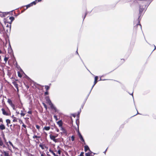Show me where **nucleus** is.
<instances>
[{
    "mask_svg": "<svg viewBox=\"0 0 156 156\" xmlns=\"http://www.w3.org/2000/svg\"><path fill=\"white\" fill-rule=\"evenodd\" d=\"M36 128L37 129H38V130H39L40 128V127L38 125H36Z\"/></svg>",
    "mask_w": 156,
    "mask_h": 156,
    "instance_id": "33",
    "label": "nucleus"
},
{
    "mask_svg": "<svg viewBox=\"0 0 156 156\" xmlns=\"http://www.w3.org/2000/svg\"><path fill=\"white\" fill-rule=\"evenodd\" d=\"M9 58V57H6L5 56L4 58V60L5 62V63H6L7 61L8 60V59Z\"/></svg>",
    "mask_w": 156,
    "mask_h": 156,
    "instance_id": "19",
    "label": "nucleus"
},
{
    "mask_svg": "<svg viewBox=\"0 0 156 156\" xmlns=\"http://www.w3.org/2000/svg\"><path fill=\"white\" fill-rule=\"evenodd\" d=\"M13 122H16L17 121V119L15 117H13Z\"/></svg>",
    "mask_w": 156,
    "mask_h": 156,
    "instance_id": "21",
    "label": "nucleus"
},
{
    "mask_svg": "<svg viewBox=\"0 0 156 156\" xmlns=\"http://www.w3.org/2000/svg\"><path fill=\"white\" fill-rule=\"evenodd\" d=\"M21 103V105H20V106H19V108H22V104Z\"/></svg>",
    "mask_w": 156,
    "mask_h": 156,
    "instance_id": "49",
    "label": "nucleus"
},
{
    "mask_svg": "<svg viewBox=\"0 0 156 156\" xmlns=\"http://www.w3.org/2000/svg\"><path fill=\"white\" fill-rule=\"evenodd\" d=\"M84 149L85 151H86L88 150H90L88 146L87 145H86L84 146Z\"/></svg>",
    "mask_w": 156,
    "mask_h": 156,
    "instance_id": "18",
    "label": "nucleus"
},
{
    "mask_svg": "<svg viewBox=\"0 0 156 156\" xmlns=\"http://www.w3.org/2000/svg\"><path fill=\"white\" fill-rule=\"evenodd\" d=\"M4 140H5V142H6V139H5V137H4Z\"/></svg>",
    "mask_w": 156,
    "mask_h": 156,
    "instance_id": "53",
    "label": "nucleus"
},
{
    "mask_svg": "<svg viewBox=\"0 0 156 156\" xmlns=\"http://www.w3.org/2000/svg\"><path fill=\"white\" fill-rule=\"evenodd\" d=\"M45 88L46 89V91H48L49 89V87L48 86H45Z\"/></svg>",
    "mask_w": 156,
    "mask_h": 156,
    "instance_id": "24",
    "label": "nucleus"
},
{
    "mask_svg": "<svg viewBox=\"0 0 156 156\" xmlns=\"http://www.w3.org/2000/svg\"><path fill=\"white\" fill-rule=\"evenodd\" d=\"M57 136H58V135H56V136H56V137H57Z\"/></svg>",
    "mask_w": 156,
    "mask_h": 156,
    "instance_id": "61",
    "label": "nucleus"
},
{
    "mask_svg": "<svg viewBox=\"0 0 156 156\" xmlns=\"http://www.w3.org/2000/svg\"><path fill=\"white\" fill-rule=\"evenodd\" d=\"M40 136H37L36 135H34V136H33V138L34 139L35 138H40Z\"/></svg>",
    "mask_w": 156,
    "mask_h": 156,
    "instance_id": "28",
    "label": "nucleus"
},
{
    "mask_svg": "<svg viewBox=\"0 0 156 156\" xmlns=\"http://www.w3.org/2000/svg\"><path fill=\"white\" fill-rule=\"evenodd\" d=\"M154 47H155V49H155L156 48V47L155 46H154Z\"/></svg>",
    "mask_w": 156,
    "mask_h": 156,
    "instance_id": "60",
    "label": "nucleus"
},
{
    "mask_svg": "<svg viewBox=\"0 0 156 156\" xmlns=\"http://www.w3.org/2000/svg\"><path fill=\"white\" fill-rule=\"evenodd\" d=\"M20 115H21V116H24L25 115V113H23V111H21V112L20 113Z\"/></svg>",
    "mask_w": 156,
    "mask_h": 156,
    "instance_id": "26",
    "label": "nucleus"
},
{
    "mask_svg": "<svg viewBox=\"0 0 156 156\" xmlns=\"http://www.w3.org/2000/svg\"><path fill=\"white\" fill-rule=\"evenodd\" d=\"M11 106L12 108L13 109L15 110V106L14 104H12Z\"/></svg>",
    "mask_w": 156,
    "mask_h": 156,
    "instance_id": "30",
    "label": "nucleus"
},
{
    "mask_svg": "<svg viewBox=\"0 0 156 156\" xmlns=\"http://www.w3.org/2000/svg\"><path fill=\"white\" fill-rule=\"evenodd\" d=\"M7 102L9 103V105H10L13 104L12 101L10 99H8Z\"/></svg>",
    "mask_w": 156,
    "mask_h": 156,
    "instance_id": "17",
    "label": "nucleus"
},
{
    "mask_svg": "<svg viewBox=\"0 0 156 156\" xmlns=\"http://www.w3.org/2000/svg\"><path fill=\"white\" fill-rule=\"evenodd\" d=\"M43 105L44 107V108L47 109V107L46 105L44 103H43Z\"/></svg>",
    "mask_w": 156,
    "mask_h": 156,
    "instance_id": "38",
    "label": "nucleus"
},
{
    "mask_svg": "<svg viewBox=\"0 0 156 156\" xmlns=\"http://www.w3.org/2000/svg\"><path fill=\"white\" fill-rule=\"evenodd\" d=\"M51 151H52V150H49V151L51 153Z\"/></svg>",
    "mask_w": 156,
    "mask_h": 156,
    "instance_id": "56",
    "label": "nucleus"
},
{
    "mask_svg": "<svg viewBox=\"0 0 156 156\" xmlns=\"http://www.w3.org/2000/svg\"><path fill=\"white\" fill-rule=\"evenodd\" d=\"M57 131L58 132L59 131V129H57Z\"/></svg>",
    "mask_w": 156,
    "mask_h": 156,
    "instance_id": "55",
    "label": "nucleus"
},
{
    "mask_svg": "<svg viewBox=\"0 0 156 156\" xmlns=\"http://www.w3.org/2000/svg\"><path fill=\"white\" fill-rule=\"evenodd\" d=\"M153 0H144L140 4L139 13L138 18V20L141 19L147 6L149 5Z\"/></svg>",
    "mask_w": 156,
    "mask_h": 156,
    "instance_id": "1",
    "label": "nucleus"
},
{
    "mask_svg": "<svg viewBox=\"0 0 156 156\" xmlns=\"http://www.w3.org/2000/svg\"><path fill=\"white\" fill-rule=\"evenodd\" d=\"M5 126L2 123L1 124H0V129L1 130H4L5 129Z\"/></svg>",
    "mask_w": 156,
    "mask_h": 156,
    "instance_id": "10",
    "label": "nucleus"
},
{
    "mask_svg": "<svg viewBox=\"0 0 156 156\" xmlns=\"http://www.w3.org/2000/svg\"><path fill=\"white\" fill-rule=\"evenodd\" d=\"M5 19H6V18H5L4 19V20H5Z\"/></svg>",
    "mask_w": 156,
    "mask_h": 156,
    "instance_id": "62",
    "label": "nucleus"
},
{
    "mask_svg": "<svg viewBox=\"0 0 156 156\" xmlns=\"http://www.w3.org/2000/svg\"><path fill=\"white\" fill-rule=\"evenodd\" d=\"M56 137V136H55L52 135L51 134L50 135V138L52 140H55Z\"/></svg>",
    "mask_w": 156,
    "mask_h": 156,
    "instance_id": "12",
    "label": "nucleus"
},
{
    "mask_svg": "<svg viewBox=\"0 0 156 156\" xmlns=\"http://www.w3.org/2000/svg\"><path fill=\"white\" fill-rule=\"evenodd\" d=\"M6 122L7 123V126L8 127L9 124H10L11 123L10 120L9 119H7L6 120Z\"/></svg>",
    "mask_w": 156,
    "mask_h": 156,
    "instance_id": "15",
    "label": "nucleus"
},
{
    "mask_svg": "<svg viewBox=\"0 0 156 156\" xmlns=\"http://www.w3.org/2000/svg\"><path fill=\"white\" fill-rule=\"evenodd\" d=\"M0 122H1L2 123L3 122V120L2 118H0Z\"/></svg>",
    "mask_w": 156,
    "mask_h": 156,
    "instance_id": "47",
    "label": "nucleus"
},
{
    "mask_svg": "<svg viewBox=\"0 0 156 156\" xmlns=\"http://www.w3.org/2000/svg\"><path fill=\"white\" fill-rule=\"evenodd\" d=\"M5 142V144H6L8 146V147H9V145H8V142Z\"/></svg>",
    "mask_w": 156,
    "mask_h": 156,
    "instance_id": "48",
    "label": "nucleus"
},
{
    "mask_svg": "<svg viewBox=\"0 0 156 156\" xmlns=\"http://www.w3.org/2000/svg\"><path fill=\"white\" fill-rule=\"evenodd\" d=\"M97 81L94 80V84L93 86H92V87L91 88V89H92L93 88V87L95 85V84L97 83Z\"/></svg>",
    "mask_w": 156,
    "mask_h": 156,
    "instance_id": "29",
    "label": "nucleus"
},
{
    "mask_svg": "<svg viewBox=\"0 0 156 156\" xmlns=\"http://www.w3.org/2000/svg\"><path fill=\"white\" fill-rule=\"evenodd\" d=\"M48 94V92L47 91L46 92H45V95H47V94Z\"/></svg>",
    "mask_w": 156,
    "mask_h": 156,
    "instance_id": "46",
    "label": "nucleus"
},
{
    "mask_svg": "<svg viewBox=\"0 0 156 156\" xmlns=\"http://www.w3.org/2000/svg\"><path fill=\"white\" fill-rule=\"evenodd\" d=\"M57 124L58 125L59 127H62V122L61 120H60L57 122Z\"/></svg>",
    "mask_w": 156,
    "mask_h": 156,
    "instance_id": "11",
    "label": "nucleus"
},
{
    "mask_svg": "<svg viewBox=\"0 0 156 156\" xmlns=\"http://www.w3.org/2000/svg\"><path fill=\"white\" fill-rule=\"evenodd\" d=\"M137 24H136V25L137 26H138V25H139L140 28H141V26L140 24V22L139 21V20H137Z\"/></svg>",
    "mask_w": 156,
    "mask_h": 156,
    "instance_id": "27",
    "label": "nucleus"
},
{
    "mask_svg": "<svg viewBox=\"0 0 156 156\" xmlns=\"http://www.w3.org/2000/svg\"><path fill=\"white\" fill-rule=\"evenodd\" d=\"M28 113L29 114H32V112L31 111H29L28 112Z\"/></svg>",
    "mask_w": 156,
    "mask_h": 156,
    "instance_id": "44",
    "label": "nucleus"
},
{
    "mask_svg": "<svg viewBox=\"0 0 156 156\" xmlns=\"http://www.w3.org/2000/svg\"><path fill=\"white\" fill-rule=\"evenodd\" d=\"M86 156H91L90 155V154L89 153H86Z\"/></svg>",
    "mask_w": 156,
    "mask_h": 156,
    "instance_id": "40",
    "label": "nucleus"
},
{
    "mask_svg": "<svg viewBox=\"0 0 156 156\" xmlns=\"http://www.w3.org/2000/svg\"><path fill=\"white\" fill-rule=\"evenodd\" d=\"M107 149L104 152V153L105 154L107 150Z\"/></svg>",
    "mask_w": 156,
    "mask_h": 156,
    "instance_id": "57",
    "label": "nucleus"
},
{
    "mask_svg": "<svg viewBox=\"0 0 156 156\" xmlns=\"http://www.w3.org/2000/svg\"><path fill=\"white\" fill-rule=\"evenodd\" d=\"M54 117L56 121H57L58 120L57 117L56 115H55L54 116Z\"/></svg>",
    "mask_w": 156,
    "mask_h": 156,
    "instance_id": "31",
    "label": "nucleus"
},
{
    "mask_svg": "<svg viewBox=\"0 0 156 156\" xmlns=\"http://www.w3.org/2000/svg\"><path fill=\"white\" fill-rule=\"evenodd\" d=\"M53 141L55 142V143H56L57 142V139H55V140H53Z\"/></svg>",
    "mask_w": 156,
    "mask_h": 156,
    "instance_id": "39",
    "label": "nucleus"
},
{
    "mask_svg": "<svg viewBox=\"0 0 156 156\" xmlns=\"http://www.w3.org/2000/svg\"><path fill=\"white\" fill-rule=\"evenodd\" d=\"M1 110L3 115L8 116L9 115L11 114L10 112L9 111H5L3 108H2Z\"/></svg>",
    "mask_w": 156,
    "mask_h": 156,
    "instance_id": "6",
    "label": "nucleus"
},
{
    "mask_svg": "<svg viewBox=\"0 0 156 156\" xmlns=\"http://www.w3.org/2000/svg\"><path fill=\"white\" fill-rule=\"evenodd\" d=\"M37 2V0H36L34 1V2H32L31 3L32 4V6L33 5H35L36 4Z\"/></svg>",
    "mask_w": 156,
    "mask_h": 156,
    "instance_id": "23",
    "label": "nucleus"
},
{
    "mask_svg": "<svg viewBox=\"0 0 156 156\" xmlns=\"http://www.w3.org/2000/svg\"><path fill=\"white\" fill-rule=\"evenodd\" d=\"M8 50L9 51V53H11L12 51V50L11 47V46H10L9 48H8Z\"/></svg>",
    "mask_w": 156,
    "mask_h": 156,
    "instance_id": "20",
    "label": "nucleus"
},
{
    "mask_svg": "<svg viewBox=\"0 0 156 156\" xmlns=\"http://www.w3.org/2000/svg\"><path fill=\"white\" fill-rule=\"evenodd\" d=\"M18 76L20 77H22V75H21L20 74V73L19 72H18Z\"/></svg>",
    "mask_w": 156,
    "mask_h": 156,
    "instance_id": "34",
    "label": "nucleus"
},
{
    "mask_svg": "<svg viewBox=\"0 0 156 156\" xmlns=\"http://www.w3.org/2000/svg\"><path fill=\"white\" fill-rule=\"evenodd\" d=\"M98 79V76H95V78H94L95 80L97 81Z\"/></svg>",
    "mask_w": 156,
    "mask_h": 156,
    "instance_id": "37",
    "label": "nucleus"
},
{
    "mask_svg": "<svg viewBox=\"0 0 156 156\" xmlns=\"http://www.w3.org/2000/svg\"><path fill=\"white\" fill-rule=\"evenodd\" d=\"M61 129V130L63 131V132H65V130L62 127H62H60Z\"/></svg>",
    "mask_w": 156,
    "mask_h": 156,
    "instance_id": "36",
    "label": "nucleus"
},
{
    "mask_svg": "<svg viewBox=\"0 0 156 156\" xmlns=\"http://www.w3.org/2000/svg\"><path fill=\"white\" fill-rule=\"evenodd\" d=\"M4 25L3 24L2 22L0 21V33L3 34L4 32Z\"/></svg>",
    "mask_w": 156,
    "mask_h": 156,
    "instance_id": "5",
    "label": "nucleus"
},
{
    "mask_svg": "<svg viewBox=\"0 0 156 156\" xmlns=\"http://www.w3.org/2000/svg\"><path fill=\"white\" fill-rule=\"evenodd\" d=\"M31 6H32V4L30 3V4H29L27 5H26L25 6L26 8L25 9L24 8V9L25 10H26V9H27L28 8H29Z\"/></svg>",
    "mask_w": 156,
    "mask_h": 156,
    "instance_id": "14",
    "label": "nucleus"
},
{
    "mask_svg": "<svg viewBox=\"0 0 156 156\" xmlns=\"http://www.w3.org/2000/svg\"><path fill=\"white\" fill-rule=\"evenodd\" d=\"M83 153L81 152L80 155V156H83Z\"/></svg>",
    "mask_w": 156,
    "mask_h": 156,
    "instance_id": "41",
    "label": "nucleus"
},
{
    "mask_svg": "<svg viewBox=\"0 0 156 156\" xmlns=\"http://www.w3.org/2000/svg\"><path fill=\"white\" fill-rule=\"evenodd\" d=\"M13 84L16 88H17L18 87V85L16 82L13 83Z\"/></svg>",
    "mask_w": 156,
    "mask_h": 156,
    "instance_id": "22",
    "label": "nucleus"
},
{
    "mask_svg": "<svg viewBox=\"0 0 156 156\" xmlns=\"http://www.w3.org/2000/svg\"><path fill=\"white\" fill-rule=\"evenodd\" d=\"M13 20H11L10 22L8 23V20H5L4 21V26H6V27H9V30L11 29V23Z\"/></svg>",
    "mask_w": 156,
    "mask_h": 156,
    "instance_id": "4",
    "label": "nucleus"
},
{
    "mask_svg": "<svg viewBox=\"0 0 156 156\" xmlns=\"http://www.w3.org/2000/svg\"><path fill=\"white\" fill-rule=\"evenodd\" d=\"M19 122L20 123H23V122L22 121V120H21V119H19Z\"/></svg>",
    "mask_w": 156,
    "mask_h": 156,
    "instance_id": "42",
    "label": "nucleus"
},
{
    "mask_svg": "<svg viewBox=\"0 0 156 156\" xmlns=\"http://www.w3.org/2000/svg\"><path fill=\"white\" fill-rule=\"evenodd\" d=\"M2 53V51L0 50V54Z\"/></svg>",
    "mask_w": 156,
    "mask_h": 156,
    "instance_id": "54",
    "label": "nucleus"
},
{
    "mask_svg": "<svg viewBox=\"0 0 156 156\" xmlns=\"http://www.w3.org/2000/svg\"><path fill=\"white\" fill-rule=\"evenodd\" d=\"M16 113H17L18 114H19V112H16Z\"/></svg>",
    "mask_w": 156,
    "mask_h": 156,
    "instance_id": "59",
    "label": "nucleus"
},
{
    "mask_svg": "<svg viewBox=\"0 0 156 156\" xmlns=\"http://www.w3.org/2000/svg\"><path fill=\"white\" fill-rule=\"evenodd\" d=\"M51 153H52L54 156H58V155H56V154L55 153H54L53 151H51Z\"/></svg>",
    "mask_w": 156,
    "mask_h": 156,
    "instance_id": "35",
    "label": "nucleus"
},
{
    "mask_svg": "<svg viewBox=\"0 0 156 156\" xmlns=\"http://www.w3.org/2000/svg\"><path fill=\"white\" fill-rule=\"evenodd\" d=\"M7 13L5 12H0V17H5V16L6 15Z\"/></svg>",
    "mask_w": 156,
    "mask_h": 156,
    "instance_id": "9",
    "label": "nucleus"
},
{
    "mask_svg": "<svg viewBox=\"0 0 156 156\" xmlns=\"http://www.w3.org/2000/svg\"><path fill=\"white\" fill-rule=\"evenodd\" d=\"M45 156V154L42 153L41 154V156Z\"/></svg>",
    "mask_w": 156,
    "mask_h": 156,
    "instance_id": "50",
    "label": "nucleus"
},
{
    "mask_svg": "<svg viewBox=\"0 0 156 156\" xmlns=\"http://www.w3.org/2000/svg\"><path fill=\"white\" fill-rule=\"evenodd\" d=\"M46 100L47 102L50 106L51 107V108L53 109L54 110L55 112L56 111V108L54 107L52 104L51 103V100H50L49 98L48 97L46 98Z\"/></svg>",
    "mask_w": 156,
    "mask_h": 156,
    "instance_id": "3",
    "label": "nucleus"
},
{
    "mask_svg": "<svg viewBox=\"0 0 156 156\" xmlns=\"http://www.w3.org/2000/svg\"><path fill=\"white\" fill-rule=\"evenodd\" d=\"M76 52L78 53V52H77V51H76Z\"/></svg>",
    "mask_w": 156,
    "mask_h": 156,
    "instance_id": "64",
    "label": "nucleus"
},
{
    "mask_svg": "<svg viewBox=\"0 0 156 156\" xmlns=\"http://www.w3.org/2000/svg\"><path fill=\"white\" fill-rule=\"evenodd\" d=\"M71 139L72 141H73L74 140V137L73 136H72L71 137Z\"/></svg>",
    "mask_w": 156,
    "mask_h": 156,
    "instance_id": "32",
    "label": "nucleus"
},
{
    "mask_svg": "<svg viewBox=\"0 0 156 156\" xmlns=\"http://www.w3.org/2000/svg\"><path fill=\"white\" fill-rule=\"evenodd\" d=\"M0 152L3 154L4 156H10L8 151H5L4 150H2L0 149Z\"/></svg>",
    "mask_w": 156,
    "mask_h": 156,
    "instance_id": "7",
    "label": "nucleus"
},
{
    "mask_svg": "<svg viewBox=\"0 0 156 156\" xmlns=\"http://www.w3.org/2000/svg\"><path fill=\"white\" fill-rule=\"evenodd\" d=\"M50 129V126H45V127H44V128L43 129L44 130H49Z\"/></svg>",
    "mask_w": 156,
    "mask_h": 156,
    "instance_id": "16",
    "label": "nucleus"
},
{
    "mask_svg": "<svg viewBox=\"0 0 156 156\" xmlns=\"http://www.w3.org/2000/svg\"><path fill=\"white\" fill-rule=\"evenodd\" d=\"M13 117H14V115H13L12 116V118H13Z\"/></svg>",
    "mask_w": 156,
    "mask_h": 156,
    "instance_id": "58",
    "label": "nucleus"
},
{
    "mask_svg": "<svg viewBox=\"0 0 156 156\" xmlns=\"http://www.w3.org/2000/svg\"><path fill=\"white\" fill-rule=\"evenodd\" d=\"M5 13L7 14H6V15L5 16V17L7 18L9 17V20H14L15 17L17 16V15H15V12H13V11L5 12Z\"/></svg>",
    "mask_w": 156,
    "mask_h": 156,
    "instance_id": "2",
    "label": "nucleus"
},
{
    "mask_svg": "<svg viewBox=\"0 0 156 156\" xmlns=\"http://www.w3.org/2000/svg\"><path fill=\"white\" fill-rule=\"evenodd\" d=\"M1 58V56H0V58Z\"/></svg>",
    "mask_w": 156,
    "mask_h": 156,
    "instance_id": "63",
    "label": "nucleus"
},
{
    "mask_svg": "<svg viewBox=\"0 0 156 156\" xmlns=\"http://www.w3.org/2000/svg\"><path fill=\"white\" fill-rule=\"evenodd\" d=\"M22 126H23L24 128H26V126L23 124L22 125Z\"/></svg>",
    "mask_w": 156,
    "mask_h": 156,
    "instance_id": "43",
    "label": "nucleus"
},
{
    "mask_svg": "<svg viewBox=\"0 0 156 156\" xmlns=\"http://www.w3.org/2000/svg\"><path fill=\"white\" fill-rule=\"evenodd\" d=\"M2 146L3 147H5V145L3 143V145H2Z\"/></svg>",
    "mask_w": 156,
    "mask_h": 156,
    "instance_id": "51",
    "label": "nucleus"
},
{
    "mask_svg": "<svg viewBox=\"0 0 156 156\" xmlns=\"http://www.w3.org/2000/svg\"><path fill=\"white\" fill-rule=\"evenodd\" d=\"M9 144L11 145L12 146V147L14 148L15 147L14 146H13V144H12V142L10 141H9Z\"/></svg>",
    "mask_w": 156,
    "mask_h": 156,
    "instance_id": "25",
    "label": "nucleus"
},
{
    "mask_svg": "<svg viewBox=\"0 0 156 156\" xmlns=\"http://www.w3.org/2000/svg\"><path fill=\"white\" fill-rule=\"evenodd\" d=\"M79 137L81 140V141H83L84 143V144H85V143L84 141V140L83 139V136H82V135L80 133H79Z\"/></svg>",
    "mask_w": 156,
    "mask_h": 156,
    "instance_id": "8",
    "label": "nucleus"
},
{
    "mask_svg": "<svg viewBox=\"0 0 156 156\" xmlns=\"http://www.w3.org/2000/svg\"><path fill=\"white\" fill-rule=\"evenodd\" d=\"M16 89H17V92H19L18 87L17 88H16Z\"/></svg>",
    "mask_w": 156,
    "mask_h": 156,
    "instance_id": "52",
    "label": "nucleus"
},
{
    "mask_svg": "<svg viewBox=\"0 0 156 156\" xmlns=\"http://www.w3.org/2000/svg\"><path fill=\"white\" fill-rule=\"evenodd\" d=\"M87 14V12L86 10H85L83 13V16H82V19H84Z\"/></svg>",
    "mask_w": 156,
    "mask_h": 156,
    "instance_id": "13",
    "label": "nucleus"
},
{
    "mask_svg": "<svg viewBox=\"0 0 156 156\" xmlns=\"http://www.w3.org/2000/svg\"><path fill=\"white\" fill-rule=\"evenodd\" d=\"M58 153L60 154H61V151L60 150H59L58 151Z\"/></svg>",
    "mask_w": 156,
    "mask_h": 156,
    "instance_id": "45",
    "label": "nucleus"
}]
</instances>
